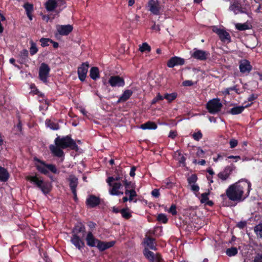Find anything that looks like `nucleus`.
<instances>
[{"label": "nucleus", "instance_id": "57", "mask_svg": "<svg viewBox=\"0 0 262 262\" xmlns=\"http://www.w3.org/2000/svg\"><path fill=\"white\" fill-rule=\"evenodd\" d=\"M199 189L200 187L197 184H193L191 185V190L194 192H199Z\"/></svg>", "mask_w": 262, "mask_h": 262}, {"label": "nucleus", "instance_id": "21", "mask_svg": "<svg viewBox=\"0 0 262 262\" xmlns=\"http://www.w3.org/2000/svg\"><path fill=\"white\" fill-rule=\"evenodd\" d=\"M86 245L91 247H96L99 239L96 238L93 235L92 231H89L85 237Z\"/></svg>", "mask_w": 262, "mask_h": 262}, {"label": "nucleus", "instance_id": "53", "mask_svg": "<svg viewBox=\"0 0 262 262\" xmlns=\"http://www.w3.org/2000/svg\"><path fill=\"white\" fill-rule=\"evenodd\" d=\"M238 144V141L236 139L232 138L230 140L229 144L231 148L235 147Z\"/></svg>", "mask_w": 262, "mask_h": 262}, {"label": "nucleus", "instance_id": "51", "mask_svg": "<svg viewBox=\"0 0 262 262\" xmlns=\"http://www.w3.org/2000/svg\"><path fill=\"white\" fill-rule=\"evenodd\" d=\"M164 98L163 96H162L160 93H157L156 97H155L151 101V104L152 105L155 104L157 103V101L159 100H163Z\"/></svg>", "mask_w": 262, "mask_h": 262}, {"label": "nucleus", "instance_id": "10", "mask_svg": "<svg viewBox=\"0 0 262 262\" xmlns=\"http://www.w3.org/2000/svg\"><path fill=\"white\" fill-rule=\"evenodd\" d=\"M191 57L199 61H205L210 55L208 52L194 48L190 53Z\"/></svg>", "mask_w": 262, "mask_h": 262}, {"label": "nucleus", "instance_id": "54", "mask_svg": "<svg viewBox=\"0 0 262 262\" xmlns=\"http://www.w3.org/2000/svg\"><path fill=\"white\" fill-rule=\"evenodd\" d=\"M247 226V222L246 221H240L236 224V227L241 229H244Z\"/></svg>", "mask_w": 262, "mask_h": 262}, {"label": "nucleus", "instance_id": "52", "mask_svg": "<svg viewBox=\"0 0 262 262\" xmlns=\"http://www.w3.org/2000/svg\"><path fill=\"white\" fill-rule=\"evenodd\" d=\"M168 212L171 213L172 215H175L177 214V207L175 204H172L168 210Z\"/></svg>", "mask_w": 262, "mask_h": 262}, {"label": "nucleus", "instance_id": "63", "mask_svg": "<svg viewBox=\"0 0 262 262\" xmlns=\"http://www.w3.org/2000/svg\"><path fill=\"white\" fill-rule=\"evenodd\" d=\"M136 170V168L135 166L132 167L130 171V173H129V175L130 176V177H133L135 176Z\"/></svg>", "mask_w": 262, "mask_h": 262}, {"label": "nucleus", "instance_id": "20", "mask_svg": "<svg viewBox=\"0 0 262 262\" xmlns=\"http://www.w3.org/2000/svg\"><path fill=\"white\" fill-rule=\"evenodd\" d=\"M239 69L242 73H249L252 70V67L248 60L243 59L239 61Z\"/></svg>", "mask_w": 262, "mask_h": 262}, {"label": "nucleus", "instance_id": "64", "mask_svg": "<svg viewBox=\"0 0 262 262\" xmlns=\"http://www.w3.org/2000/svg\"><path fill=\"white\" fill-rule=\"evenodd\" d=\"M254 262H262V259L260 258V255L258 254L257 256H256L254 260Z\"/></svg>", "mask_w": 262, "mask_h": 262}, {"label": "nucleus", "instance_id": "3", "mask_svg": "<svg viewBox=\"0 0 262 262\" xmlns=\"http://www.w3.org/2000/svg\"><path fill=\"white\" fill-rule=\"evenodd\" d=\"M221 197L223 199V204L224 206H229V205L226 201L227 198L229 200L234 202H241L243 201L245 198L238 191L236 187L235 184L230 185L226 190L225 194L221 195Z\"/></svg>", "mask_w": 262, "mask_h": 262}, {"label": "nucleus", "instance_id": "13", "mask_svg": "<svg viewBox=\"0 0 262 262\" xmlns=\"http://www.w3.org/2000/svg\"><path fill=\"white\" fill-rule=\"evenodd\" d=\"M235 168V167L232 164L227 166L223 171L220 172L218 173V178L220 179L222 181L227 180L228 178H229L230 176L232 173Z\"/></svg>", "mask_w": 262, "mask_h": 262}, {"label": "nucleus", "instance_id": "8", "mask_svg": "<svg viewBox=\"0 0 262 262\" xmlns=\"http://www.w3.org/2000/svg\"><path fill=\"white\" fill-rule=\"evenodd\" d=\"M212 30L213 32L217 34L222 42L229 43L231 41L230 34L224 29L219 28L216 26H214L212 27Z\"/></svg>", "mask_w": 262, "mask_h": 262}, {"label": "nucleus", "instance_id": "45", "mask_svg": "<svg viewBox=\"0 0 262 262\" xmlns=\"http://www.w3.org/2000/svg\"><path fill=\"white\" fill-rule=\"evenodd\" d=\"M26 13H31L33 11V6L29 3H26L24 5Z\"/></svg>", "mask_w": 262, "mask_h": 262}, {"label": "nucleus", "instance_id": "29", "mask_svg": "<svg viewBox=\"0 0 262 262\" xmlns=\"http://www.w3.org/2000/svg\"><path fill=\"white\" fill-rule=\"evenodd\" d=\"M157 127V125L156 123L150 121H147L141 125V128L143 129H156Z\"/></svg>", "mask_w": 262, "mask_h": 262}, {"label": "nucleus", "instance_id": "62", "mask_svg": "<svg viewBox=\"0 0 262 262\" xmlns=\"http://www.w3.org/2000/svg\"><path fill=\"white\" fill-rule=\"evenodd\" d=\"M165 184V187L168 188H171L173 187V184L171 182L166 180L164 182Z\"/></svg>", "mask_w": 262, "mask_h": 262}, {"label": "nucleus", "instance_id": "58", "mask_svg": "<svg viewBox=\"0 0 262 262\" xmlns=\"http://www.w3.org/2000/svg\"><path fill=\"white\" fill-rule=\"evenodd\" d=\"M182 85L184 86H191L193 85V83L191 80H186L183 82Z\"/></svg>", "mask_w": 262, "mask_h": 262}, {"label": "nucleus", "instance_id": "34", "mask_svg": "<svg viewBox=\"0 0 262 262\" xmlns=\"http://www.w3.org/2000/svg\"><path fill=\"white\" fill-rule=\"evenodd\" d=\"M155 239L152 237L148 236L146 238V244L147 246L151 250H156V246H155Z\"/></svg>", "mask_w": 262, "mask_h": 262}, {"label": "nucleus", "instance_id": "47", "mask_svg": "<svg viewBox=\"0 0 262 262\" xmlns=\"http://www.w3.org/2000/svg\"><path fill=\"white\" fill-rule=\"evenodd\" d=\"M151 50L150 47L146 42L142 43V46L140 47V51L141 52H144L146 51L150 52Z\"/></svg>", "mask_w": 262, "mask_h": 262}, {"label": "nucleus", "instance_id": "25", "mask_svg": "<svg viewBox=\"0 0 262 262\" xmlns=\"http://www.w3.org/2000/svg\"><path fill=\"white\" fill-rule=\"evenodd\" d=\"M10 178V174L7 169L0 166V182H6Z\"/></svg>", "mask_w": 262, "mask_h": 262}, {"label": "nucleus", "instance_id": "60", "mask_svg": "<svg viewBox=\"0 0 262 262\" xmlns=\"http://www.w3.org/2000/svg\"><path fill=\"white\" fill-rule=\"evenodd\" d=\"M88 226L90 229H91V231H92L93 230L96 228L97 224L92 221H90L88 223Z\"/></svg>", "mask_w": 262, "mask_h": 262}, {"label": "nucleus", "instance_id": "14", "mask_svg": "<svg viewBox=\"0 0 262 262\" xmlns=\"http://www.w3.org/2000/svg\"><path fill=\"white\" fill-rule=\"evenodd\" d=\"M143 254L149 262H161L162 260L160 254L157 253L155 255L153 252L149 250L147 248L144 249Z\"/></svg>", "mask_w": 262, "mask_h": 262}, {"label": "nucleus", "instance_id": "55", "mask_svg": "<svg viewBox=\"0 0 262 262\" xmlns=\"http://www.w3.org/2000/svg\"><path fill=\"white\" fill-rule=\"evenodd\" d=\"M178 136V133L176 130H171L169 133L168 137L174 139Z\"/></svg>", "mask_w": 262, "mask_h": 262}, {"label": "nucleus", "instance_id": "61", "mask_svg": "<svg viewBox=\"0 0 262 262\" xmlns=\"http://www.w3.org/2000/svg\"><path fill=\"white\" fill-rule=\"evenodd\" d=\"M196 156L198 157H203L204 155V151L200 147L198 149L196 153Z\"/></svg>", "mask_w": 262, "mask_h": 262}, {"label": "nucleus", "instance_id": "30", "mask_svg": "<svg viewBox=\"0 0 262 262\" xmlns=\"http://www.w3.org/2000/svg\"><path fill=\"white\" fill-rule=\"evenodd\" d=\"M46 125L47 127L53 130H58L59 129L58 123L53 122L50 119H47L46 120Z\"/></svg>", "mask_w": 262, "mask_h": 262}, {"label": "nucleus", "instance_id": "41", "mask_svg": "<svg viewBox=\"0 0 262 262\" xmlns=\"http://www.w3.org/2000/svg\"><path fill=\"white\" fill-rule=\"evenodd\" d=\"M210 194V191L203 193L201 195L200 202L201 204H205L209 200L208 195Z\"/></svg>", "mask_w": 262, "mask_h": 262}, {"label": "nucleus", "instance_id": "16", "mask_svg": "<svg viewBox=\"0 0 262 262\" xmlns=\"http://www.w3.org/2000/svg\"><path fill=\"white\" fill-rule=\"evenodd\" d=\"M147 6L151 13L156 15L160 14L161 7L158 0H149Z\"/></svg>", "mask_w": 262, "mask_h": 262}, {"label": "nucleus", "instance_id": "38", "mask_svg": "<svg viewBox=\"0 0 262 262\" xmlns=\"http://www.w3.org/2000/svg\"><path fill=\"white\" fill-rule=\"evenodd\" d=\"M237 249L234 247L227 249L226 252V254L229 257L236 255L237 254Z\"/></svg>", "mask_w": 262, "mask_h": 262}, {"label": "nucleus", "instance_id": "31", "mask_svg": "<svg viewBox=\"0 0 262 262\" xmlns=\"http://www.w3.org/2000/svg\"><path fill=\"white\" fill-rule=\"evenodd\" d=\"M125 194L126 195L129 194L128 200L129 202L133 201L135 203L137 202V200H134V198L137 196V194L135 191V189H132V190H130L129 191H125Z\"/></svg>", "mask_w": 262, "mask_h": 262}, {"label": "nucleus", "instance_id": "44", "mask_svg": "<svg viewBox=\"0 0 262 262\" xmlns=\"http://www.w3.org/2000/svg\"><path fill=\"white\" fill-rule=\"evenodd\" d=\"M198 180V177L196 174H192L187 178V181L189 185L195 184Z\"/></svg>", "mask_w": 262, "mask_h": 262}, {"label": "nucleus", "instance_id": "39", "mask_svg": "<svg viewBox=\"0 0 262 262\" xmlns=\"http://www.w3.org/2000/svg\"><path fill=\"white\" fill-rule=\"evenodd\" d=\"M31 47L30 48V53L31 55L33 56L38 52V50L36 47V45L35 42H34L32 40H31L30 42Z\"/></svg>", "mask_w": 262, "mask_h": 262}, {"label": "nucleus", "instance_id": "4", "mask_svg": "<svg viewBox=\"0 0 262 262\" xmlns=\"http://www.w3.org/2000/svg\"><path fill=\"white\" fill-rule=\"evenodd\" d=\"M26 180L36 186L46 195L49 193L51 190V184L49 182L39 179L36 174L28 176L26 177Z\"/></svg>", "mask_w": 262, "mask_h": 262}, {"label": "nucleus", "instance_id": "7", "mask_svg": "<svg viewBox=\"0 0 262 262\" xmlns=\"http://www.w3.org/2000/svg\"><path fill=\"white\" fill-rule=\"evenodd\" d=\"M223 107V104L218 98L209 100L206 104V108L208 113L215 115L219 113Z\"/></svg>", "mask_w": 262, "mask_h": 262}, {"label": "nucleus", "instance_id": "28", "mask_svg": "<svg viewBox=\"0 0 262 262\" xmlns=\"http://www.w3.org/2000/svg\"><path fill=\"white\" fill-rule=\"evenodd\" d=\"M69 186L71 190V191H74L76 190V188L78 185V179L75 177H70L69 179Z\"/></svg>", "mask_w": 262, "mask_h": 262}, {"label": "nucleus", "instance_id": "22", "mask_svg": "<svg viewBox=\"0 0 262 262\" xmlns=\"http://www.w3.org/2000/svg\"><path fill=\"white\" fill-rule=\"evenodd\" d=\"M115 241H111L107 242L99 240V243L97 245L96 247L100 251L102 252L107 249H109L113 247L115 244Z\"/></svg>", "mask_w": 262, "mask_h": 262}, {"label": "nucleus", "instance_id": "26", "mask_svg": "<svg viewBox=\"0 0 262 262\" xmlns=\"http://www.w3.org/2000/svg\"><path fill=\"white\" fill-rule=\"evenodd\" d=\"M58 6V2L56 0H48L45 7L48 11H53Z\"/></svg>", "mask_w": 262, "mask_h": 262}, {"label": "nucleus", "instance_id": "33", "mask_svg": "<svg viewBox=\"0 0 262 262\" xmlns=\"http://www.w3.org/2000/svg\"><path fill=\"white\" fill-rule=\"evenodd\" d=\"M120 213L122 217L126 220H128L132 216L131 212L129 211L128 208L121 209Z\"/></svg>", "mask_w": 262, "mask_h": 262}, {"label": "nucleus", "instance_id": "35", "mask_svg": "<svg viewBox=\"0 0 262 262\" xmlns=\"http://www.w3.org/2000/svg\"><path fill=\"white\" fill-rule=\"evenodd\" d=\"M122 182L125 187V191H129L132 190V189H135L134 184H133L131 182H128L126 179H124Z\"/></svg>", "mask_w": 262, "mask_h": 262}, {"label": "nucleus", "instance_id": "42", "mask_svg": "<svg viewBox=\"0 0 262 262\" xmlns=\"http://www.w3.org/2000/svg\"><path fill=\"white\" fill-rule=\"evenodd\" d=\"M39 41L41 42V46L42 47H48L49 46V42L52 41V39L48 38L42 37L40 39Z\"/></svg>", "mask_w": 262, "mask_h": 262}, {"label": "nucleus", "instance_id": "19", "mask_svg": "<svg viewBox=\"0 0 262 262\" xmlns=\"http://www.w3.org/2000/svg\"><path fill=\"white\" fill-rule=\"evenodd\" d=\"M73 26L71 25H57L56 30L58 33L61 36L68 35L73 30Z\"/></svg>", "mask_w": 262, "mask_h": 262}, {"label": "nucleus", "instance_id": "11", "mask_svg": "<svg viewBox=\"0 0 262 262\" xmlns=\"http://www.w3.org/2000/svg\"><path fill=\"white\" fill-rule=\"evenodd\" d=\"M242 0H233L232 4L229 6V9L234 12L235 14L239 13H246V9L243 7Z\"/></svg>", "mask_w": 262, "mask_h": 262}, {"label": "nucleus", "instance_id": "27", "mask_svg": "<svg viewBox=\"0 0 262 262\" xmlns=\"http://www.w3.org/2000/svg\"><path fill=\"white\" fill-rule=\"evenodd\" d=\"M90 77L94 80H97L100 77V72L99 68L97 67H92L90 72Z\"/></svg>", "mask_w": 262, "mask_h": 262}, {"label": "nucleus", "instance_id": "12", "mask_svg": "<svg viewBox=\"0 0 262 262\" xmlns=\"http://www.w3.org/2000/svg\"><path fill=\"white\" fill-rule=\"evenodd\" d=\"M89 67L90 65L89 62H85L82 63L80 66L78 68V78L81 82L85 81Z\"/></svg>", "mask_w": 262, "mask_h": 262}, {"label": "nucleus", "instance_id": "18", "mask_svg": "<svg viewBox=\"0 0 262 262\" xmlns=\"http://www.w3.org/2000/svg\"><path fill=\"white\" fill-rule=\"evenodd\" d=\"M185 63V59L178 56L171 57L167 62V66L173 68L175 66H182Z\"/></svg>", "mask_w": 262, "mask_h": 262}, {"label": "nucleus", "instance_id": "32", "mask_svg": "<svg viewBox=\"0 0 262 262\" xmlns=\"http://www.w3.org/2000/svg\"><path fill=\"white\" fill-rule=\"evenodd\" d=\"M178 94L177 93L174 92L171 94L165 93L163 96L164 99L167 100L168 103H171L177 97Z\"/></svg>", "mask_w": 262, "mask_h": 262}, {"label": "nucleus", "instance_id": "48", "mask_svg": "<svg viewBox=\"0 0 262 262\" xmlns=\"http://www.w3.org/2000/svg\"><path fill=\"white\" fill-rule=\"evenodd\" d=\"M28 55H29L28 51L26 49L22 50L20 52V54H19L20 57L23 60H26L28 58Z\"/></svg>", "mask_w": 262, "mask_h": 262}, {"label": "nucleus", "instance_id": "9", "mask_svg": "<svg viewBox=\"0 0 262 262\" xmlns=\"http://www.w3.org/2000/svg\"><path fill=\"white\" fill-rule=\"evenodd\" d=\"M50 68L46 63H42L39 69V78L43 83H47L48 81V78L49 77Z\"/></svg>", "mask_w": 262, "mask_h": 262}, {"label": "nucleus", "instance_id": "1", "mask_svg": "<svg viewBox=\"0 0 262 262\" xmlns=\"http://www.w3.org/2000/svg\"><path fill=\"white\" fill-rule=\"evenodd\" d=\"M55 145L51 144L49 149L51 153L55 157L61 158L64 157L63 149L70 148L77 151L78 145L76 142L71 138V135L60 137L58 136L54 140Z\"/></svg>", "mask_w": 262, "mask_h": 262}, {"label": "nucleus", "instance_id": "17", "mask_svg": "<svg viewBox=\"0 0 262 262\" xmlns=\"http://www.w3.org/2000/svg\"><path fill=\"white\" fill-rule=\"evenodd\" d=\"M85 204L89 208H95L100 204V199L93 194L89 195L86 200Z\"/></svg>", "mask_w": 262, "mask_h": 262}, {"label": "nucleus", "instance_id": "56", "mask_svg": "<svg viewBox=\"0 0 262 262\" xmlns=\"http://www.w3.org/2000/svg\"><path fill=\"white\" fill-rule=\"evenodd\" d=\"M151 193L152 196L156 198H158L160 195L159 190L158 189H154Z\"/></svg>", "mask_w": 262, "mask_h": 262}, {"label": "nucleus", "instance_id": "46", "mask_svg": "<svg viewBox=\"0 0 262 262\" xmlns=\"http://www.w3.org/2000/svg\"><path fill=\"white\" fill-rule=\"evenodd\" d=\"M121 184L119 182H115L113 184H112V188L110 190V193L112 194V192H115L118 190L121 187Z\"/></svg>", "mask_w": 262, "mask_h": 262}, {"label": "nucleus", "instance_id": "59", "mask_svg": "<svg viewBox=\"0 0 262 262\" xmlns=\"http://www.w3.org/2000/svg\"><path fill=\"white\" fill-rule=\"evenodd\" d=\"M258 97V95L252 94L248 98V101L251 102V103H252V101L256 99Z\"/></svg>", "mask_w": 262, "mask_h": 262}, {"label": "nucleus", "instance_id": "50", "mask_svg": "<svg viewBox=\"0 0 262 262\" xmlns=\"http://www.w3.org/2000/svg\"><path fill=\"white\" fill-rule=\"evenodd\" d=\"M192 137L195 141H199L202 138L203 135L201 130H199L198 132L194 133L192 134Z\"/></svg>", "mask_w": 262, "mask_h": 262}, {"label": "nucleus", "instance_id": "23", "mask_svg": "<svg viewBox=\"0 0 262 262\" xmlns=\"http://www.w3.org/2000/svg\"><path fill=\"white\" fill-rule=\"evenodd\" d=\"M252 103H248L245 106H238L232 107L229 112L232 115H238L242 113L245 108L250 107Z\"/></svg>", "mask_w": 262, "mask_h": 262}, {"label": "nucleus", "instance_id": "6", "mask_svg": "<svg viewBox=\"0 0 262 262\" xmlns=\"http://www.w3.org/2000/svg\"><path fill=\"white\" fill-rule=\"evenodd\" d=\"M238 191H240L242 194L245 199L249 195L251 190V183L246 179H242L238 182L234 183Z\"/></svg>", "mask_w": 262, "mask_h": 262}, {"label": "nucleus", "instance_id": "37", "mask_svg": "<svg viewBox=\"0 0 262 262\" xmlns=\"http://www.w3.org/2000/svg\"><path fill=\"white\" fill-rule=\"evenodd\" d=\"M235 28L239 31H245L250 29L249 26L246 24L237 23L235 25Z\"/></svg>", "mask_w": 262, "mask_h": 262}, {"label": "nucleus", "instance_id": "15", "mask_svg": "<svg viewBox=\"0 0 262 262\" xmlns=\"http://www.w3.org/2000/svg\"><path fill=\"white\" fill-rule=\"evenodd\" d=\"M108 82L112 87H123L125 84L124 79L119 75L111 76Z\"/></svg>", "mask_w": 262, "mask_h": 262}, {"label": "nucleus", "instance_id": "2", "mask_svg": "<svg viewBox=\"0 0 262 262\" xmlns=\"http://www.w3.org/2000/svg\"><path fill=\"white\" fill-rule=\"evenodd\" d=\"M72 235L71 242L74 246L79 250L85 246L82 239L86 234L85 226L82 223L76 224L72 230Z\"/></svg>", "mask_w": 262, "mask_h": 262}, {"label": "nucleus", "instance_id": "43", "mask_svg": "<svg viewBox=\"0 0 262 262\" xmlns=\"http://www.w3.org/2000/svg\"><path fill=\"white\" fill-rule=\"evenodd\" d=\"M177 152L178 153V156L179 157V158L178 159L179 162L180 164H182L183 167H185L186 166V158L182 155L180 151L177 150Z\"/></svg>", "mask_w": 262, "mask_h": 262}, {"label": "nucleus", "instance_id": "5", "mask_svg": "<svg viewBox=\"0 0 262 262\" xmlns=\"http://www.w3.org/2000/svg\"><path fill=\"white\" fill-rule=\"evenodd\" d=\"M35 160L40 164H36V169L41 174L48 175L49 170L55 174H58L59 171L57 169L56 166L52 164H47L45 161L38 159H35Z\"/></svg>", "mask_w": 262, "mask_h": 262}, {"label": "nucleus", "instance_id": "49", "mask_svg": "<svg viewBox=\"0 0 262 262\" xmlns=\"http://www.w3.org/2000/svg\"><path fill=\"white\" fill-rule=\"evenodd\" d=\"M120 179V177L119 176H116L115 177H109L106 180V182L107 183V184L109 186H111L112 185V182L113 181H118Z\"/></svg>", "mask_w": 262, "mask_h": 262}, {"label": "nucleus", "instance_id": "24", "mask_svg": "<svg viewBox=\"0 0 262 262\" xmlns=\"http://www.w3.org/2000/svg\"><path fill=\"white\" fill-rule=\"evenodd\" d=\"M133 91L131 90H125L121 96L119 98L117 103L124 102L127 101L132 96Z\"/></svg>", "mask_w": 262, "mask_h": 262}, {"label": "nucleus", "instance_id": "40", "mask_svg": "<svg viewBox=\"0 0 262 262\" xmlns=\"http://www.w3.org/2000/svg\"><path fill=\"white\" fill-rule=\"evenodd\" d=\"M157 220L159 222L162 223L163 224H166L168 222V219L166 215L164 213L158 214L157 217Z\"/></svg>", "mask_w": 262, "mask_h": 262}, {"label": "nucleus", "instance_id": "36", "mask_svg": "<svg viewBox=\"0 0 262 262\" xmlns=\"http://www.w3.org/2000/svg\"><path fill=\"white\" fill-rule=\"evenodd\" d=\"M254 231L257 237L262 239V224H259L255 226Z\"/></svg>", "mask_w": 262, "mask_h": 262}]
</instances>
